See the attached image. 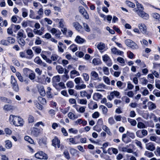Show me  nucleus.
<instances>
[{
    "label": "nucleus",
    "instance_id": "obj_1",
    "mask_svg": "<svg viewBox=\"0 0 160 160\" xmlns=\"http://www.w3.org/2000/svg\"><path fill=\"white\" fill-rule=\"evenodd\" d=\"M9 120L12 121L13 125L17 126H22L24 122L23 119L21 118L12 115H10Z\"/></svg>",
    "mask_w": 160,
    "mask_h": 160
},
{
    "label": "nucleus",
    "instance_id": "obj_2",
    "mask_svg": "<svg viewBox=\"0 0 160 160\" xmlns=\"http://www.w3.org/2000/svg\"><path fill=\"white\" fill-rule=\"evenodd\" d=\"M133 11L136 12L139 16L144 19H147L149 18V16L148 14L144 12L143 10L138 11V9H133Z\"/></svg>",
    "mask_w": 160,
    "mask_h": 160
},
{
    "label": "nucleus",
    "instance_id": "obj_3",
    "mask_svg": "<svg viewBox=\"0 0 160 160\" xmlns=\"http://www.w3.org/2000/svg\"><path fill=\"white\" fill-rule=\"evenodd\" d=\"M125 42L127 46L132 49H137L138 48V45L135 42L130 39H127L125 40Z\"/></svg>",
    "mask_w": 160,
    "mask_h": 160
},
{
    "label": "nucleus",
    "instance_id": "obj_4",
    "mask_svg": "<svg viewBox=\"0 0 160 160\" xmlns=\"http://www.w3.org/2000/svg\"><path fill=\"white\" fill-rule=\"evenodd\" d=\"M72 26L75 28L76 30L81 33L83 32L82 26L78 22H73Z\"/></svg>",
    "mask_w": 160,
    "mask_h": 160
},
{
    "label": "nucleus",
    "instance_id": "obj_5",
    "mask_svg": "<svg viewBox=\"0 0 160 160\" xmlns=\"http://www.w3.org/2000/svg\"><path fill=\"white\" fill-rule=\"evenodd\" d=\"M35 157L39 159H47L48 158L47 155L42 152L40 151L35 155Z\"/></svg>",
    "mask_w": 160,
    "mask_h": 160
},
{
    "label": "nucleus",
    "instance_id": "obj_6",
    "mask_svg": "<svg viewBox=\"0 0 160 160\" xmlns=\"http://www.w3.org/2000/svg\"><path fill=\"white\" fill-rule=\"evenodd\" d=\"M52 145L53 146L56 147V146L57 145L58 147L59 148L60 147V141L56 137H55L54 139L52 140Z\"/></svg>",
    "mask_w": 160,
    "mask_h": 160
},
{
    "label": "nucleus",
    "instance_id": "obj_7",
    "mask_svg": "<svg viewBox=\"0 0 160 160\" xmlns=\"http://www.w3.org/2000/svg\"><path fill=\"white\" fill-rule=\"evenodd\" d=\"M26 53L28 55L26 58L28 59H31L34 56V54L31 49H28L26 50Z\"/></svg>",
    "mask_w": 160,
    "mask_h": 160
},
{
    "label": "nucleus",
    "instance_id": "obj_8",
    "mask_svg": "<svg viewBox=\"0 0 160 160\" xmlns=\"http://www.w3.org/2000/svg\"><path fill=\"white\" fill-rule=\"evenodd\" d=\"M91 77L94 80H99L98 74L95 71H92L90 74Z\"/></svg>",
    "mask_w": 160,
    "mask_h": 160
},
{
    "label": "nucleus",
    "instance_id": "obj_9",
    "mask_svg": "<svg viewBox=\"0 0 160 160\" xmlns=\"http://www.w3.org/2000/svg\"><path fill=\"white\" fill-rule=\"evenodd\" d=\"M146 148L147 149L151 151H153L155 149L154 145L152 143H149L146 144Z\"/></svg>",
    "mask_w": 160,
    "mask_h": 160
},
{
    "label": "nucleus",
    "instance_id": "obj_10",
    "mask_svg": "<svg viewBox=\"0 0 160 160\" xmlns=\"http://www.w3.org/2000/svg\"><path fill=\"white\" fill-rule=\"evenodd\" d=\"M140 31L143 33H146V28L145 25L144 24H141L138 25Z\"/></svg>",
    "mask_w": 160,
    "mask_h": 160
},
{
    "label": "nucleus",
    "instance_id": "obj_11",
    "mask_svg": "<svg viewBox=\"0 0 160 160\" xmlns=\"http://www.w3.org/2000/svg\"><path fill=\"white\" fill-rule=\"evenodd\" d=\"M92 63L94 65H98L102 63L100 59L99 58H95L92 61Z\"/></svg>",
    "mask_w": 160,
    "mask_h": 160
},
{
    "label": "nucleus",
    "instance_id": "obj_12",
    "mask_svg": "<svg viewBox=\"0 0 160 160\" xmlns=\"http://www.w3.org/2000/svg\"><path fill=\"white\" fill-rule=\"evenodd\" d=\"M26 37V36L24 34V30L22 29H20L17 34V38H18L19 37H20L25 38Z\"/></svg>",
    "mask_w": 160,
    "mask_h": 160
},
{
    "label": "nucleus",
    "instance_id": "obj_13",
    "mask_svg": "<svg viewBox=\"0 0 160 160\" xmlns=\"http://www.w3.org/2000/svg\"><path fill=\"white\" fill-rule=\"evenodd\" d=\"M38 143L40 146L43 147L46 145V141L45 138H42L39 140Z\"/></svg>",
    "mask_w": 160,
    "mask_h": 160
},
{
    "label": "nucleus",
    "instance_id": "obj_14",
    "mask_svg": "<svg viewBox=\"0 0 160 160\" xmlns=\"http://www.w3.org/2000/svg\"><path fill=\"white\" fill-rule=\"evenodd\" d=\"M23 38L20 37L17 38L19 44L22 46H23L25 44V42Z\"/></svg>",
    "mask_w": 160,
    "mask_h": 160
},
{
    "label": "nucleus",
    "instance_id": "obj_15",
    "mask_svg": "<svg viewBox=\"0 0 160 160\" xmlns=\"http://www.w3.org/2000/svg\"><path fill=\"white\" fill-rule=\"evenodd\" d=\"M32 49L36 53L38 54L40 53L42 51L41 48L38 46L33 47L32 48Z\"/></svg>",
    "mask_w": 160,
    "mask_h": 160
},
{
    "label": "nucleus",
    "instance_id": "obj_16",
    "mask_svg": "<svg viewBox=\"0 0 160 160\" xmlns=\"http://www.w3.org/2000/svg\"><path fill=\"white\" fill-rule=\"evenodd\" d=\"M56 69L59 74L63 73L64 71V68L60 65H58L56 67Z\"/></svg>",
    "mask_w": 160,
    "mask_h": 160
},
{
    "label": "nucleus",
    "instance_id": "obj_17",
    "mask_svg": "<svg viewBox=\"0 0 160 160\" xmlns=\"http://www.w3.org/2000/svg\"><path fill=\"white\" fill-rule=\"evenodd\" d=\"M31 133L35 137H37L39 133V130L37 128H34L32 131Z\"/></svg>",
    "mask_w": 160,
    "mask_h": 160
},
{
    "label": "nucleus",
    "instance_id": "obj_18",
    "mask_svg": "<svg viewBox=\"0 0 160 160\" xmlns=\"http://www.w3.org/2000/svg\"><path fill=\"white\" fill-rule=\"evenodd\" d=\"M127 134H123L122 135V140L125 143H128V142H130L131 141V140L129 138L128 139H126V138L127 137Z\"/></svg>",
    "mask_w": 160,
    "mask_h": 160
},
{
    "label": "nucleus",
    "instance_id": "obj_19",
    "mask_svg": "<svg viewBox=\"0 0 160 160\" xmlns=\"http://www.w3.org/2000/svg\"><path fill=\"white\" fill-rule=\"evenodd\" d=\"M75 40L78 43H82L85 41L84 39L81 38L79 36H77Z\"/></svg>",
    "mask_w": 160,
    "mask_h": 160
},
{
    "label": "nucleus",
    "instance_id": "obj_20",
    "mask_svg": "<svg viewBox=\"0 0 160 160\" xmlns=\"http://www.w3.org/2000/svg\"><path fill=\"white\" fill-rule=\"evenodd\" d=\"M98 48L100 50H105V45L103 43H100L97 46Z\"/></svg>",
    "mask_w": 160,
    "mask_h": 160
},
{
    "label": "nucleus",
    "instance_id": "obj_21",
    "mask_svg": "<svg viewBox=\"0 0 160 160\" xmlns=\"http://www.w3.org/2000/svg\"><path fill=\"white\" fill-rule=\"evenodd\" d=\"M135 2L136 3L137 8H135L134 9H138V11L144 10V8L143 6L139 3L137 1L135 0Z\"/></svg>",
    "mask_w": 160,
    "mask_h": 160
},
{
    "label": "nucleus",
    "instance_id": "obj_22",
    "mask_svg": "<svg viewBox=\"0 0 160 160\" xmlns=\"http://www.w3.org/2000/svg\"><path fill=\"white\" fill-rule=\"evenodd\" d=\"M108 153L111 155L112 154V153L111 152H112L113 153L116 154L118 153V150L115 148H111L108 149Z\"/></svg>",
    "mask_w": 160,
    "mask_h": 160
},
{
    "label": "nucleus",
    "instance_id": "obj_23",
    "mask_svg": "<svg viewBox=\"0 0 160 160\" xmlns=\"http://www.w3.org/2000/svg\"><path fill=\"white\" fill-rule=\"evenodd\" d=\"M152 15L153 18L158 20L159 22H160V15L157 13H154L152 14Z\"/></svg>",
    "mask_w": 160,
    "mask_h": 160
},
{
    "label": "nucleus",
    "instance_id": "obj_24",
    "mask_svg": "<svg viewBox=\"0 0 160 160\" xmlns=\"http://www.w3.org/2000/svg\"><path fill=\"white\" fill-rule=\"evenodd\" d=\"M148 103L149 104L148 106V108L149 110H152L156 108V106L155 104L152 102H149Z\"/></svg>",
    "mask_w": 160,
    "mask_h": 160
},
{
    "label": "nucleus",
    "instance_id": "obj_25",
    "mask_svg": "<svg viewBox=\"0 0 160 160\" xmlns=\"http://www.w3.org/2000/svg\"><path fill=\"white\" fill-rule=\"evenodd\" d=\"M5 146L6 148L8 149H10L11 148L12 144L11 141L9 140H7L5 141Z\"/></svg>",
    "mask_w": 160,
    "mask_h": 160
},
{
    "label": "nucleus",
    "instance_id": "obj_26",
    "mask_svg": "<svg viewBox=\"0 0 160 160\" xmlns=\"http://www.w3.org/2000/svg\"><path fill=\"white\" fill-rule=\"evenodd\" d=\"M23 71L26 77H28L29 74L31 73L30 70L27 68H25L23 69Z\"/></svg>",
    "mask_w": 160,
    "mask_h": 160
},
{
    "label": "nucleus",
    "instance_id": "obj_27",
    "mask_svg": "<svg viewBox=\"0 0 160 160\" xmlns=\"http://www.w3.org/2000/svg\"><path fill=\"white\" fill-rule=\"evenodd\" d=\"M102 95L99 93H95L93 95V98L95 100H98L99 99H100Z\"/></svg>",
    "mask_w": 160,
    "mask_h": 160
},
{
    "label": "nucleus",
    "instance_id": "obj_28",
    "mask_svg": "<svg viewBox=\"0 0 160 160\" xmlns=\"http://www.w3.org/2000/svg\"><path fill=\"white\" fill-rule=\"evenodd\" d=\"M86 85L84 84H79L75 86V89L77 90H80L85 88Z\"/></svg>",
    "mask_w": 160,
    "mask_h": 160
},
{
    "label": "nucleus",
    "instance_id": "obj_29",
    "mask_svg": "<svg viewBox=\"0 0 160 160\" xmlns=\"http://www.w3.org/2000/svg\"><path fill=\"white\" fill-rule=\"evenodd\" d=\"M102 128L103 130L106 132L108 134L110 135L111 132L109 128L106 125H103L102 126Z\"/></svg>",
    "mask_w": 160,
    "mask_h": 160
},
{
    "label": "nucleus",
    "instance_id": "obj_30",
    "mask_svg": "<svg viewBox=\"0 0 160 160\" xmlns=\"http://www.w3.org/2000/svg\"><path fill=\"white\" fill-rule=\"evenodd\" d=\"M83 26L85 31L89 32L90 31V29L88 24L85 22L83 23Z\"/></svg>",
    "mask_w": 160,
    "mask_h": 160
},
{
    "label": "nucleus",
    "instance_id": "obj_31",
    "mask_svg": "<svg viewBox=\"0 0 160 160\" xmlns=\"http://www.w3.org/2000/svg\"><path fill=\"white\" fill-rule=\"evenodd\" d=\"M128 121L130 123L131 125L135 126L136 125L137 122L135 120L130 118H128Z\"/></svg>",
    "mask_w": 160,
    "mask_h": 160
},
{
    "label": "nucleus",
    "instance_id": "obj_32",
    "mask_svg": "<svg viewBox=\"0 0 160 160\" xmlns=\"http://www.w3.org/2000/svg\"><path fill=\"white\" fill-rule=\"evenodd\" d=\"M52 81L54 82H59L60 81V76L57 75L54 76L52 78Z\"/></svg>",
    "mask_w": 160,
    "mask_h": 160
},
{
    "label": "nucleus",
    "instance_id": "obj_33",
    "mask_svg": "<svg viewBox=\"0 0 160 160\" xmlns=\"http://www.w3.org/2000/svg\"><path fill=\"white\" fill-rule=\"evenodd\" d=\"M102 70L104 74L106 75H108L109 74L108 68L106 67H102Z\"/></svg>",
    "mask_w": 160,
    "mask_h": 160
},
{
    "label": "nucleus",
    "instance_id": "obj_34",
    "mask_svg": "<svg viewBox=\"0 0 160 160\" xmlns=\"http://www.w3.org/2000/svg\"><path fill=\"white\" fill-rule=\"evenodd\" d=\"M126 3L128 6L130 8H134L135 7V4L129 1H126Z\"/></svg>",
    "mask_w": 160,
    "mask_h": 160
},
{
    "label": "nucleus",
    "instance_id": "obj_35",
    "mask_svg": "<svg viewBox=\"0 0 160 160\" xmlns=\"http://www.w3.org/2000/svg\"><path fill=\"white\" fill-rule=\"evenodd\" d=\"M22 16L23 18H25L28 16L27 10L25 8H22Z\"/></svg>",
    "mask_w": 160,
    "mask_h": 160
},
{
    "label": "nucleus",
    "instance_id": "obj_36",
    "mask_svg": "<svg viewBox=\"0 0 160 160\" xmlns=\"http://www.w3.org/2000/svg\"><path fill=\"white\" fill-rule=\"evenodd\" d=\"M100 107L102 109L103 113L105 115H106L108 111L107 108L104 106L101 105Z\"/></svg>",
    "mask_w": 160,
    "mask_h": 160
},
{
    "label": "nucleus",
    "instance_id": "obj_37",
    "mask_svg": "<svg viewBox=\"0 0 160 160\" xmlns=\"http://www.w3.org/2000/svg\"><path fill=\"white\" fill-rule=\"evenodd\" d=\"M108 121L109 124L110 125L114 124L115 123V121L112 117L109 118L108 119Z\"/></svg>",
    "mask_w": 160,
    "mask_h": 160
},
{
    "label": "nucleus",
    "instance_id": "obj_38",
    "mask_svg": "<svg viewBox=\"0 0 160 160\" xmlns=\"http://www.w3.org/2000/svg\"><path fill=\"white\" fill-rule=\"evenodd\" d=\"M11 83L12 84V86H13L14 85H15L16 84H18L17 81L13 76H11Z\"/></svg>",
    "mask_w": 160,
    "mask_h": 160
},
{
    "label": "nucleus",
    "instance_id": "obj_39",
    "mask_svg": "<svg viewBox=\"0 0 160 160\" xmlns=\"http://www.w3.org/2000/svg\"><path fill=\"white\" fill-rule=\"evenodd\" d=\"M38 100L40 103L43 104H44L46 103V100L45 98H42V97H39L38 98Z\"/></svg>",
    "mask_w": 160,
    "mask_h": 160
},
{
    "label": "nucleus",
    "instance_id": "obj_40",
    "mask_svg": "<svg viewBox=\"0 0 160 160\" xmlns=\"http://www.w3.org/2000/svg\"><path fill=\"white\" fill-rule=\"evenodd\" d=\"M70 49L73 52H75L78 50L77 46L75 44H72L70 46Z\"/></svg>",
    "mask_w": 160,
    "mask_h": 160
},
{
    "label": "nucleus",
    "instance_id": "obj_41",
    "mask_svg": "<svg viewBox=\"0 0 160 160\" xmlns=\"http://www.w3.org/2000/svg\"><path fill=\"white\" fill-rule=\"evenodd\" d=\"M16 76L18 78L19 80L21 82H22L24 80L23 79V78L21 76V74L18 72H17L16 73Z\"/></svg>",
    "mask_w": 160,
    "mask_h": 160
},
{
    "label": "nucleus",
    "instance_id": "obj_42",
    "mask_svg": "<svg viewBox=\"0 0 160 160\" xmlns=\"http://www.w3.org/2000/svg\"><path fill=\"white\" fill-rule=\"evenodd\" d=\"M33 32L35 34L39 35H42L43 34L42 32L40 30H38L36 29H33Z\"/></svg>",
    "mask_w": 160,
    "mask_h": 160
},
{
    "label": "nucleus",
    "instance_id": "obj_43",
    "mask_svg": "<svg viewBox=\"0 0 160 160\" xmlns=\"http://www.w3.org/2000/svg\"><path fill=\"white\" fill-rule=\"evenodd\" d=\"M137 127L139 128H146L145 125L142 122H138L137 124Z\"/></svg>",
    "mask_w": 160,
    "mask_h": 160
},
{
    "label": "nucleus",
    "instance_id": "obj_44",
    "mask_svg": "<svg viewBox=\"0 0 160 160\" xmlns=\"http://www.w3.org/2000/svg\"><path fill=\"white\" fill-rule=\"evenodd\" d=\"M29 17L32 19H35V15L34 11L32 10H30Z\"/></svg>",
    "mask_w": 160,
    "mask_h": 160
},
{
    "label": "nucleus",
    "instance_id": "obj_45",
    "mask_svg": "<svg viewBox=\"0 0 160 160\" xmlns=\"http://www.w3.org/2000/svg\"><path fill=\"white\" fill-rule=\"evenodd\" d=\"M66 86L68 88H72L74 87L73 83L72 81H68L67 83Z\"/></svg>",
    "mask_w": 160,
    "mask_h": 160
},
{
    "label": "nucleus",
    "instance_id": "obj_46",
    "mask_svg": "<svg viewBox=\"0 0 160 160\" xmlns=\"http://www.w3.org/2000/svg\"><path fill=\"white\" fill-rule=\"evenodd\" d=\"M144 154L145 156L149 158L152 157L154 156L152 152L148 151L145 152Z\"/></svg>",
    "mask_w": 160,
    "mask_h": 160
},
{
    "label": "nucleus",
    "instance_id": "obj_47",
    "mask_svg": "<svg viewBox=\"0 0 160 160\" xmlns=\"http://www.w3.org/2000/svg\"><path fill=\"white\" fill-rule=\"evenodd\" d=\"M34 62L38 64H39L42 62V60L39 57H36L34 59Z\"/></svg>",
    "mask_w": 160,
    "mask_h": 160
},
{
    "label": "nucleus",
    "instance_id": "obj_48",
    "mask_svg": "<svg viewBox=\"0 0 160 160\" xmlns=\"http://www.w3.org/2000/svg\"><path fill=\"white\" fill-rule=\"evenodd\" d=\"M102 60L104 62H106L110 59L109 57L107 55L105 54L102 57Z\"/></svg>",
    "mask_w": 160,
    "mask_h": 160
},
{
    "label": "nucleus",
    "instance_id": "obj_49",
    "mask_svg": "<svg viewBox=\"0 0 160 160\" xmlns=\"http://www.w3.org/2000/svg\"><path fill=\"white\" fill-rule=\"evenodd\" d=\"M13 107L10 105H5L4 106L3 109L9 111L12 109Z\"/></svg>",
    "mask_w": 160,
    "mask_h": 160
},
{
    "label": "nucleus",
    "instance_id": "obj_50",
    "mask_svg": "<svg viewBox=\"0 0 160 160\" xmlns=\"http://www.w3.org/2000/svg\"><path fill=\"white\" fill-rule=\"evenodd\" d=\"M64 72L65 74L63 75V77H66L67 78V79H68L69 77L68 76V73L69 72V70H68L67 69H66L65 68H64Z\"/></svg>",
    "mask_w": 160,
    "mask_h": 160
},
{
    "label": "nucleus",
    "instance_id": "obj_51",
    "mask_svg": "<svg viewBox=\"0 0 160 160\" xmlns=\"http://www.w3.org/2000/svg\"><path fill=\"white\" fill-rule=\"evenodd\" d=\"M70 153L73 156L77 154L78 151L74 148H71L70 151Z\"/></svg>",
    "mask_w": 160,
    "mask_h": 160
},
{
    "label": "nucleus",
    "instance_id": "obj_52",
    "mask_svg": "<svg viewBox=\"0 0 160 160\" xmlns=\"http://www.w3.org/2000/svg\"><path fill=\"white\" fill-rule=\"evenodd\" d=\"M128 136H129L132 139H134L135 138V135L133 132H130L127 131V132Z\"/></svg>",
    "mask_w": 160,
    "mask_h": 160
},
{
    "label": "nucleus",
    "instance_id": "obj_53",
    "mask_svg": "<svg viewBox=\"0 0 160 160\" xmlns=\"http://www.w3.org/2000/svg\"><path fill=\"white\" fill-rule=\"evenodd\" d=\"M8 44L9 43H14L15 40L14 38L10 37L8 38Z\"/></svg>",
    "mask_w": 160,
    "mask_h": 160
},
{
    "label": "nucleus",
    "instance_id": "obj_54",
    "mask_svg": "<svg viewBox=\"0 0 160 160\" xmlns=\"http://www.w3.org/2000/svg\"><path fill=\"white\" fill-rule=\"evenodd\" d=\"M136 135L137 137L140 138H142V134L141 131L140 130H138L136 132Z\"/></svg>",
    "mask_w": 160,
    "mask_h": 160
},
{
    "label": "nucleus",
    "instance_id": "obj_55",
    "mask_svg": "<svg viewBox=\"0 0 160 160\" xmlns=\"http://www.w3.org/2000/svg\"><path fill=\"white\" fill-rule=\"evenodd\" d=\"M59 58V57L55 54H52L51 57V58L53 61H56Z\"/></svg>",
    "mask_w": 160,
    "mask_h": 160
},
{
    "label": "nucleus",
    "instance_id": "obj_56",
    "mask_svg": "<svg viewBox=\"0 0 160 160\" xmlns=\"http://www.w3.org/2000/svg\"><path fill=\"white\" fill-rule=\"evenodd\" d=\"M82 76L84 78V80L86 81H87L89 80V76L88 74L86 73H83Z\"/></svg>",
    "mask_w": 160,
    "mask_h": 160
},
{
    "label": "nucleus",
    "instance_id": "obj_57",
    "mask_svg": "<svg viewBox=\"0 0 160 160\" xmlns=\"http://www.w3.org/2000/svg\"><path fill=\"white\" fill-rule=\"evenodd\" d=\"M42 41L40 39V38L38 37H37L35 41V44L36 45H40L41 44Z\"/></svg>",
    "mask_w": 160,
    "mask_h": 160
},
{
    "label": "nucleus",
    "instance_id": "obj_58",
    "mask_svg": "<svg viewBox=\"0 0 160 160\" xmlns=\"http://www.w3.org/2000/svg\"><path fill=\"white\" fill-rule=\"evenodd\" d=\"M68 93L70 95H77V93L75 92V91L73 89H70L68 90Z\"/></svg>",
    "mask_w": 160,
    "mask_h": 160
},
{
    "label": "nucleus",
    "instance_id": "obj_59",
    "mask_svg": "<svg viewBox=\"0 0 160 160\" xmlns=\"http://www.w3.org/2000/svg\"><path fill=\"white\" fill-rule=\"evenodd\" d=\"M63 153L66 158L68 159H69L70 158L69 153L67 150H65L64 151Z\"/></svg>",
    "mask_w": 160,
    "mask_h": 160
},
{
    "label": "nucleus",
    "instance_id": "obj_60",
    "mask_svg": "<svg viewBox=\"0 0 160 160\" xmlns=\"http://www.w3.org/2000/svg\"><path fill=\"white\" fill-rule=\"evenodd\" d=\"M13 90L16 92H18L19 90V88L18 84L14 85L12 86Z\"/></svg>",
    "mask_w": 160,
    "mask_h": 160
},
{
    "label": "nucleus",
    "instance_id": "obj_61",
    "mask_svg": "<svg viewBox=\"0 0 160 160\" xmlns=\"http://www.w3.org/2000/svg\"><path fill=\"white\" fill-rule=\"evenodd\" d=\"M104 82L108 84H110V82L109 78L106 76H103V77Z\"/></svg>",
    "mask_w": 160,
    "mask_h": 160
},
{
    "label": "nucleus",
    "instance_id": "obj_62",
    "mask_svg": "<svg viewBox=\"0 0 160 160\" xmlns=\"http://www.w3.org/2000/svg\"><path fill=\"white\" fill-rule=\"evenodd\" d=\"M43 10L42 8H40L38 11V14L41 17H42V15L43 14Z\"/></svg>",
    "mask_w": 160,
    "mask_h": 160
},
{
    "label": "nucleus",
    "instance_id": "obj_63",
    "mask_svg": "<svg viewBox=\"0 0 160 160\" xmlns=\"http://www.w3.org/2000/svg\"><path fill=\"white\" fill-rule=\"evenodd\" d=\"M155 86L157 88L160 90V80H156Z\"/></svg>",
    "mask_w": 160,
    "mask_h": 160
},
{
    "label": "nucleus",
    "instance_id": "obj_64",
    "mask_svg": "<svg viewBox=\"0 0 160 160\" xmlns=\"http://www.w3.org/2000/svg\"><path fill=\"white\" fill-rule=\"evenodd\" d=\"M153 93L157 97H160V92L157 90H154L153 91Z\"/></svg>",
    "mask_w": 160,
    "mask_h": 160
}]
</instances>
